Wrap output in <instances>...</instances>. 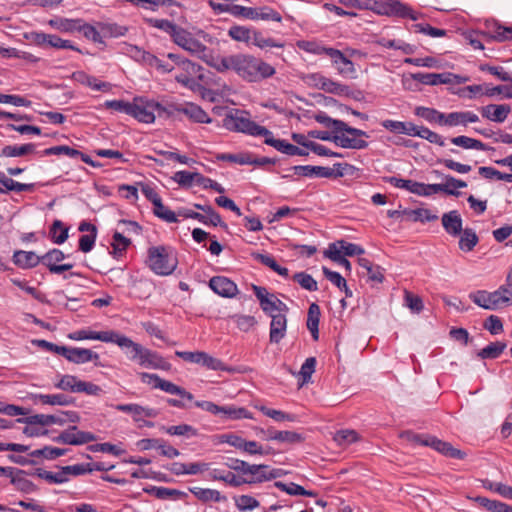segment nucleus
Masks as SVG:
<instances>
[{"label": "nucleus", "mask_w": 512, "mask_h": 512, "mask_svg": "<svg viewBox=\"0 0 512 512\" xmlns=\"http://www.w3.org/2000/svg\"><path fill=\"white\" fill-rule=\"evenodd\" d=\"M208 65L221 73L232 71L249 82H258L275 74V69L270 64L242 53L211 58Z\"/></svg>", "instance_id": "f257e3e1"}, {"label": "nucleus", "mask_w": 512, "mask_h": 512, "mask_svg": "<svg viewBox=\"0 0 512 512\" xmlns=\"http://www.w3.org/2000/svg\"><path fill=\"white\" fill-rule=\"evenodd\" d=\"M368 134L360 129L352 128L345 122L332 119L322 112V140L334 142L337 146L346 149H365Z\"/></svg>", "instance_id": "f03ea898"}, {"label": "nucleus", "mask_w": 512, "mask_h": 512, "mask_svg": "<svg viewBox=\"0 0 512 512\" xmlns=\"http://www.w3.org/2000/svg\"><path fill=\"white\" fill-rule=\"evenodd\" d=\"M210 40V36L203 30H197L195 33H192L182 27H178L172 37V41L177 46L207 63L212 57L209 56V50L203 41L210 42Z\"/></svg>", "instance_id": "7ed1b4c3"}, {"label": "nucleus", "mask_w": 512, "mask_h": 512, "mask_svg": "<svg viewBox=\"0 0 512 512\" xmlns=\"http://www.w3.org/2000/svg\"><path fill=\"white\" fill-rule=\"evenodd\" d=\"M145 263L156 275L169 276L176 270L178 258L174 250L169 246H152L147 250Z\"/></svg>", "instance_id": "20e7f679"}, {"label": "nucleus", "mask_w": 512, "mask_h": 512, "mask_svg": "<svg viewBox=\"0 0 512 512\" xmlns=\"http://www.w3.org/2000/svg\"><path fill=\"white\" fill-rule=\"evenodd\" d=\"M223 127L234 132L246 133L251 136L262 137L266 133V128L252 121L248 113L241 110H232L223 118Z\"/></svg>", "instance_id": "39448f33"}, {"label": "nucleus", "mask_w": 512, "mask_h": 512, "mask_svg": "<svg viewBox=\"0 0 512 512\" xmlns=\"http://www.w3.org/2000/svg\"><path fill=\"white\" fill-rule=\"evenodd\" d=\"M130 116L145 124L154 123L156 115L161 116L167 109L159 102L147 97H135L132 100Z\"/></svg>", "instance_id": "423d86ee"}, {"label": "nucleus", "mask_w": 512, "mask_h": 512, "mask_svg": "<svg viewBox=\"0 0 512 512\" xmlns=\"http://www.w3.org/2000/svg\"><path fill=\"white\" fill-rule=\"evenodd\" d=\"M371 11L378 15L397 16L401 18H409L417 20L419 14L412 10L411 7L402 3L400 0H379L372 2Z\"/></svg>", "instance_id": "0eeeda50"}, {"label": "nucleus", "mask_w": 512, "mask_h": 512, "mask_svg": "<svg viewBox=\"0 0 512 512\" xmlns=\"http://www.w3.org/2000/svg\"><path fill=\"white\" fill-rule=\"evenodd\" d=\"M327 59L338 74L345 78L355 79L357 71L354 63L340 50L322 46V59Z\"/></svg>", "instance_id": "6e6552de"}, {"label": "nucleus", "mask_w": 512, "mask_h": 512, "mask_svg": "<svg viewBox=\"0 0 512 512\" xmlns=\"http://www.w3.org/2000/svg\"><path fill=\"white\" fill-rule=\"evenodd\" d=\"M140 379L145 384H150L155 389H160L166 393L172 395H178L182 399H187L188 401L193 400V395L186 391L184 388L168 381L160 378L157 374H150L146 372H142L139 374Z\"/></svg>", "instance_id": "1a4fd4ad"}, {"label": "nucleus", "mask_w": 512, "mask_h": 512, "mask_svg": "<svg viewBox=\"0 0 512 512\" xmlns=\"http://www.w3.org/2000/svg\"><path fill=\"white\" fill-rule=\"evenodd\" d=\"M167 57L176 65V69L181 70V73L175 77L176 81L185 87H191L194 84V76L199 71V66L175 53H168Z\"/></svg>", "instance_id": "9d476101"}, {"label": "nucleus", "mask_w": 512, "mask_h": 512, "mask_svg": "<svg viewBox=\"0 0 512 512\" xmlns=\"http://www.w3.org/2000/svg\"><path fill=\"white\" fill-rule=\"evenodd\" d=\"M390 215L395 221L399 222H433L438 220L437 211L426 208L396 210Z\"/></svg>", "instance_id": "9b49d317"}, {"label": "nucleus", "mask_w": 512, "mask_h": 512, "mask_svg": "<svg viewBox=\"0 0 512 512\" xmlns=\"http://www.w3.org/2000/svg\"><path fill=\"white\" fill-rule=\"evenodd\" d=\"M446 232L452 236L459 237V248L464 252H470L477 245L479 239L475 231L463 226H444Z\"/></svg>", "instance_id": "f8f14e48"}, {"label": "nucleus", "mask_w": 512, "mask_h": 512, "mask_svg": "<svg viewBox=\"0 0 512 512\" xmlns=\"http://www.w3.org/2000/svg\"><path fill=\"white\" fill-rule=\"evenodd\" d=\"M95 440L93 433L80 431L76 426H71L54 438V441L68 445H83Z\"/></svg>", "instance_id": "ddd939ff"}, {"label": "nucleus", "mask_w": 512, "mask_h": 512, "mask_svg": "<svg viewBox=\"0 0 512 512\" xmlns=\"http://www.w3.org/2000/svg\"><path fill=\"white\" fill-rule=\"evenodd\" d=\"M285 473L282 469L271 468L269 465L253 464L252 470L247 478V484H256L283 476Z\"/></svg>", "instance_id": "4468645a"}, {"label": "nucleus", "mask_w": 512, "mask_h": 512, "mask_svg": "<svg viewBox=\"0 0 512 512\" xmlns=\"http://www.w3.org/2000/svg\"><path fill=\"white\" fill-rule=\"evenodd\" d=\"M110 343L116 344L121 349H127V357L130 361L136 362L138 364L142 351L144 349V346L141 344L134 342L129 337L125 336L124 334H121L117 331H114L112 340Z\"/></svg>", "instance_id": "2eb2a0df"}, {"label": "nucleus", "mask_w": 512, "mask_h": 512, "mask_svg": "<svg viewBox=\"0 0 512 512\" xmlns=\"http://www.w3.org/2000/svg\"><path fill=\"white\" fill-rule=\"evenodd\" d=\"M470 300L477 306L486 310H497L503 308L497 291L488 292L486 290H477L469 294Z\"/></svg>", "instance_id": "dca6fc26"}, {"label": "nucleus", "mask_w": 512, "mask_h": 512, "mask_svg": "<svg viewBox=\"0 0 512 512\" xmlns=\"http://www.w3.org/2000/svg\"><path fill=\"white\" fill-rule=\"evenodd\" d=\"M138 365L147 369H160L168 371L171 364L167 362L159 353L144 347Z\"/></svg>", "instance_id": "f3484780"}, {"label": "nucleus", "mask_w": 512, "mask_h": 512, "mask_svg": "<svg viewBox=\"0 0 512 512\" xmlns=\"http://www.w3.org/2000/svg\"><path fill=\"white\" fill-rule=\"evenodd\" d=\"M209 287L219 296L232 298L238 293L237 285L227 277L214 276L209 280Z\"/></svg>", "instance_id": "a211bd4d"}, {"label": "nucleus", "mask_w": 512, "mask_h": 512, "mask_svg": "<svg viewBox=\"0 0 512 512\" xmlns=\"http://www.w3.org/2000/svg\"><path fill=\"white\" fill-rule=\"evenodd\" d=\"M483 118L496 123H503L511 112L508 104H489L479 108Z\"/></svg>", "instance_id": "6ab92c4d"}, {"label": "nucleus", "mask_w": 512, "mask_h": 512, "mask_svg": "<svg viewBox=\"0 0 512 512\" xmlns=\"http://www.w3.org/2000/svg\"><path fill=\"white\" fill-rule=\"evenodd\" d=\"M425 446H430L439 453L454 459H463L465 453L454 448L450 443L442 441L434 436H427Z\"/></svg>", "instance_id": "aec40b11"}, {"label": "nucleus", "mask_w": 512, "mask_h": 512, "mask_svg": "<svg viewBox=\"0 0 512 512\" xmlns=\"http://www.w3.org/2000/svg\"><path fill=\"white\" fill-rule=\"evenodd\" d=\"M65 358L76 364L94 362L95 365H98L97 361L100 357L99 354L87 348L67 347Z\"/></svg>", "instance_id": "412c9836"}, {"label": "nucleus", "mask_w": 512, "mask_h": 512, "mask_svg": "<svg viewBox=\"0 0 512 512\" xmlns=\"http://www.w3.org/2000/svg\"><path fill=\"white\" fill-rule=\"evenodd\" d=\"M271 318L269 340L277 344L286 335L287 318L285 313L272 314Z\"/></svg>", "instance_id": "4be33fe9"}, {"label": "nucleus", "mask_w": 512, "mask_h": 512, "mask_svg": "<svg viewBox=\"0 0 512 512\" xmlns=\"http://www.w3.org/2000/svg\"><path fill=\"white\" fill-rule=\"evenodd\" d=\"M180 216H183L184 218H190L197 220L198 222H201L203 224H219L221 222V218L219 214H217L213 209L210 207L203 208V213L194 212L193 210L189 209H183L178 212Z\"/></svg>", "instance_id": "5701e85b"}, {"label": "nucleus", "mask_w": 512, "mask_h": 512, "mask_svg": "<svg viewBox=\"0 0 512 512\" xmlns=\"http://www.w3.org/2000/svg\"><path fill=\"white\" fill-rule=\"evenodd\" d=\"M113 333L114 330L96 332L88 329H81L70 333L68 335V338L75 341L99 340L105 343H110L112 340Z\"/></svg>", "instance_id": "b1692460"}, {"label": "nucleus", "mask_w": 512, "mask_h": 512, "mask_svg": "<svg viewBox=\"0 0 512 512\" xmlns=\"http://www.w3.org/2000/svg\"><path fill=\"white\" fill-rule=\"evenodd\" d=\"M72 77L77 83L87 86L92 90L109 92L112 89V85L110 83L100 81L96 77L88 75L83 71L73 73Z\"/></svg>", "instance_id": "393cba45"}, {"label": "nucleus", "mask_w": 512, "mask_h": 512, "mask_svg": "<svg viewBox=\"0 0 512 512\" xmlns=\"http://www.w3.org/2000/svg\"><path fill=\"white\" fill-rule=\"evenodd\" d=\"M175 111L183 113L190 120L197 123H210L211 119L208 114L198 105L193 103H185L174 108Z\"/></svg>", "instance_id": "a878e982"}, {"label": "nucleus", "mask_w": 512, "mask_h": 512, "mask_svg": "<svg viewBox=\"0 0 512 512\" xmlns=\"http://www.w3.org/2000/svg\"><path fill=\"white\" fill-rule=\"evenodd\" d=\"M41 256L33 251L16 250L13 253V263L21 269H31L41 263Z\"/></svg>", "instance_id": "bb28decb"}, {"label": "nucleus", "mask_w": 512, "mask_h": 512, "mask_svg": "<svg viewBox=\"0 0 512 512\" xmlns=\"http://www.w3.org/2000/svg\"><path fill=\"white\" fill-rule=\"evenodd\" d=\"M266 133L262 137L264 138V142L267 145H270L277 149L278 151L285 153L287 155H302L304 152L299 147L290 144L284 140L274 138L272 132L266 129Z\"/></svg>", "instance_id": "cd10ccee"}, {"label": "nucleus", "mask_w": 512, "mask_h": 512, "mask_svg": "<svg viewBox=\"0 0 512 512\" xmlns=\"http://www.w3.org/2000/svg\"><path fill=\"white\" fill-rule=\"evenodd\" d=\"M359 266L363 269L361 273L367 276L368 280L376 283H382L384 280L383 269L379 265H374L370 260L364 257L357 259Z\"/></svg>", "instance_id": "c85d7f7f"}, {"label": "nucleus", "mask_w": 512, "mask_h": 512, "mask_svg": "<svg viewBox=\"0 0 512 512\" xmlns=\"http://www.w3.org/2000/svg\"><path fill=\"white\" fill-rule=\"evenodd\" d=\"M32 400L35 404L51 406H67L72 400L64 394H33Z\"/></svg>", "instance_id": "c756f323"}, {"label": "nucleus", "mask_w": 512, "mask_h": 512, "mask_svg": "<svg viewBox=\"0 0 512 512\" xmlns=\"http://www.w3.org/2000/svg\"><path fill=\"white\" fill-rule=\"evenodd\" d=\"M115 409L125 413H131L135 421H140L142 416L156 417L157 412L152 408H146L138 404H118Z\"/></svg>", "instance_id": "7c9ffc66"}, {"label": "nucleus", "mask_w": 512, "mask_h": 512, "mask_svg": "<svg viewBox=\"0 0 512 512\" xmlns=\"http://www.w3.org/2000/svg\"><path fill=\"white\" fill-rule=\"evenodd\" d=\"M317 359L316 357H309L302 364L301 369L298 373L294 372L291 369L288 371L299 378V387H302L305 384H308L311 381L312 375L316 370Z\"/></svg>", "instance_id": "2f4dec72"}, {"label": "nucleus", "mask_w": 512, "mask_h": 512, "mask_svg": "<svg viewBox=\"0 0 512 512\" xmlns=\"http://www.w3.org/2000/svg\"><path fill=\"white\" fill-rule=\"evenodd\" d=\"M37 41L39 44L48 45L57 49H71L79 51V49L74 46L71 41L62 39L52 34H38Z\"/></svg>", "instance_id": "473e14b6"}, {"label": "nucleus", "mask_w": 512, "mask_h": 512, "mask_svg": "<svg viewBox=\"0 0 512 512\" xmlns=\"http://www.w3.org/2000/svg\"><path fill=\"white\" fill-rule=\"evenodd\" d=\"M81 232H86L79 238V249L84 252H90L95 244L97 237V226H79Z\"/></svg>", "instance_id": "72a5a7b5"}, {"label": "nucleus", "mask_w": 512, "mask_h": 512, "mask_svg": "<svg viewBox=\"0 0 512 512\" xmlns=\"http://www.w3.org/2000/svg\"><path fill=\"white\" fill-rule=\"evenodd\" d=\"M36 152V145L27 143L22 145H7L0 151V157H21Z\"/></svg>", "instance_id": "f704fd0d"}, {"label": "nucleus", "mask_w": 512, "mask_h": 512, "mask_svg": "<svg viewBox=\"0 0 512 512\" xmlns=\"http://www.w3.org/2000/svg\"><path fill=\"white\" fill-rule=\"evenodd\" d=\"M451 73H416L413 78L425 85L449 84Z\"/></svg>", "instance_id": "c9c22d12"}, {"label": "nucleus", "mask_w": 512, "mask_h": 512, "mask_svg": "<svg viewBox=\"0 0 512 512\" xmlns=\"http://www.w3.org/2000/svg\"><path fill=\"white\" fill-rule=\"evenodd\" d=\"M120 51L122 54L132 58L133 60H135L137 62H141L145 65H148V62L152 55L150 52H147L136 45H132V44H128V43H123L120 47Z\"/></svg>", "instance_id": "e433bc0d"}, {"label": "nucleus", "mask_w": 512, "mask_h": 512, "mask_svg": "<svg viewBox=\"0 0 512 512\" xmlns=\"http://www.w3.org/2000/svg\"><path fill=\"white\" fill-rule=\"evenodd\" d=\"M110 245L112 248L110 254L114 258H120L126 253L127 248L131 245V239L119 232H114Z\"/></svg>", "instance_id": "4c0bfd02"}, {"label": "nucleus", "mask_w": 512, "mask_h": 512, "mask_svg": "<svg viewBox=\"0 0 512 512\" xmlns=\"http://www.w3.org/2000/svg\"><path fill=\"white\" fill-rule=\"evenodd\" d=\"M322 273L325 275L327 280L337 287L341 292L345 293L346 297H352L353 293L347 286V281L344 276L336 271H332L326 267H322Z\"/></svg>", "instance_id": "58836bf2"}, {"label": "nucleus", "mask_w": 512, "mask_h": 512, "mask_svg": "<svg viewBox=\"0 0 512 512\" xmlns=\"http://www.w3.org/2000/svg\"><path fill=\"white\" fill-rule=\"evenodd\" d=\"M479 117L472 111L450 112V127L467 126L470 123H476Z\"/></svg>", "instance_id": "ea45409f"}, {"label": "nucleus", "mask_w": 512, "mask_h": 512, "mask_svg": "<svg viewBox=\"0 0 512 512\" xmlns=\"http://www.w3.org/2000/svg\"><path fill=\"white\" fill-rule=\"evenodd\" d=\"M275 21L281 22V14L269 6L253 7V21Z\"/></svg>", "instance_id": "a19ab883"}, {"label": "nucleus", "mask_w": 512, "mask_h": 512, "mask_svg": "<svg viewBox=\"0 0 512 512\" xmlns=\"http://www.w3.org/2000/svg\"><path fill=\"white\" fill-rule=\"evenodd\" d=\"M217 159L221 161H229L233 163H237L240 165H255V164H263L264 161H259L254 159L253 156L249 153H239V154H228L223 153L217 155Z\"/></svg>", "instance_id": "79ce46f5"}, {"label": "nucleus", "mask_w": 512, "mask_h": 512, "mask_svg": "<svg viewBox=\"0 0 512 512\" xmlns=\"http://www.w3.org/2000/svg\"><path fill=\"white\" fill-rule=\"evenodd\" d=\"M218 415L221 417V419L227 420H237V419H250L252 418L250 413L243 407H236L234 405H228V406H220V411Z\"/></svg>", "instance_id": "37998d69"}, {"label": "nucleus", "mask_w": 512, "mask_h": 512, "mask_svg": "<svg viewBox=\"0 0 512 512\" xmlns=\"http://www.w3.org/2000/svg\"><path fill=\"white\" fill-rule=\"evenodd\" d=\"M26 423L39 424L42 426H48L52 424L63 425L65 424V419L64 416L61 415V413L55 415L36 414L28 417L26 419Z\"/></svg>", "instance_id": "c03bdc74"}, {"label": "nucleus", "mask_w": 512, "mask_h": 512, "mask_svg": "<svg viewBox=\"0 0 512 512\" xmlns=\"http://www.w3.org/2000/svg\"><path fill=\"white\" fill-rule=\"evenodd\" d=\"M200 178V173L190 171H177L174 173L172 180L178 185L191 188L197 186Z\"/></svg>", "instance_id": "a18cd8bd"}, {"label": "nucleus", "mask_w": 512, "mask_h": 512, "mask_svg": "<svg viewBox=\"0 0 512 512\" xmlns=\"http://www.w3.org/2000/svg\"><path fill=\"white\" fill-rule=\"evenodd\" d=\"M190 492L198 500H200L202 502H209V501L220 502L225 499L218 490H214V489L193 487V488H190Z\"/></svg>", "instance_id": "49530a36"}, {"label": "nucleus", "mask_w": 512, "mask_h": 512, "mask_svg": "<svg viewBox=\"0 0 512 512\" xmlns=\"http://www.w3.org/2000/svg\"><path fill=\"white\" fill-rule=\"evenodd\" d=\"M506 347L507 345L505 342H492L483 349H481L477 353V356L481 359H496L503 353Z\"/></svg>", "instance_id": "de8ad7c7"}, {"label": "nucleus", "mask_w": 512, "mask_h": 512, "mask_svg": "<svg viewBox=\"0 0 512 512\" xmlns=\"http://www.w3.org/2000/svg\"><path fill=\"white\" fill-rule=\"evenodd\" d=\"M319 321H320V308L316 303H312L309 308V312H308L307 328L311 332V335L314 340H318V337H319V330H318Z\"/></svg>", "instance_id": "09e8293b"}, {"label": "nucleus", "mask_w": 512, "mask_h": 512, "mask_svg": "<svg viewBox=\"0 0 512 512\" xmlns=\"http://www.w3.org/2000/svg\"><path fill=\"white\" fill-rule=\"evenodd\" d=\"M228 35L234 41L249 44L253 35V29L246 26L233 25L229 28Z\"/></svg>", "instance_id": "8fccbe9b"}, {"label": "nucleus", "mask_w": 512, "mask_h": 512, "mask_svg": "<svg viewBox=\"0 0 512 512\" xmlns=\"http://www.w3.org/2000/svg\"><path fill=\"white\" fill-rule=\"evenodd\" d=\"M450 141L452 144L464 149H474L481 151L487 149L486 145L482 141L464 135L453 137Z\"/></svg>", "instance_id": "3c124183"}, {"label": "nucleus", "mask_w": 512, "mask_h": 512, "mask_svg": "<svg viewBox=\"0 0 512 512\" xmlns=\"http://www.w3.org/2000/svg\"><path fill=\"white\" fill-rule=\"evenodd\" d=\"M49 155H66L70 158H75L81 155L83 161L89 163L88 159L85 158L80 151L65 145L50 147L42 152V156Z\"/></svg>", "instance_id": "603ef678"}, {"label": "nucleus", "mask_w": 512, "mask_h": 512, "mask_svg": "<svg viewBox=\"0 0 512 512\" xmlns=\"http://www.w3.org/2000/svg\"><path fill=\"white\" fill-rule=\"evenodd\" d=\"M24 474L25 472L23 470H16L11 478V483L14 484L18 490L25 493H32L36 491V485L25 478L23 476Z\"/></svg>", "instance_id": "864d4df0"}, {"label": "nucleus", "mask_w": 512, "mask_h": 512, "mask_svg": "<svg viewBox=\"0 0 512 512\" xmlns=\"http://www.w3.org/2000/svg\"><path fill=\"white\" fill-rule=\"evenodd\" d=\"M353 167L347 163H334L332 166H324L322 165V177L325 178H338L345 175L348 170Z\"/></svg>", "instance_id": "5fc2aeb1"}, {"label": "nucleus", "mask_w": 512, "mask_h": 512, "mask_svg": "<svg viewBox=\"0 0 512 512\" xmlns=\"http://www.w3.org/2000/svg\"><path fill=\"white\" fill-rule=\"evenodd\" d=\"M48 24L52 28L65 33H71L79 29V22L77 20L67 18H54L49 20Z\"/></svg>", "instance_id": "6e6d98bb"}, {"label": "nucleus", "mask_w": 512, "mask_h": 512, "mask_svg": "<svg viewBox=\"0 0 512 512\" xmlns=\"http://www.w3.org/2000/svg\"><path fill=\"white\" fill-rule=\"evenodd\" d=\"M166 58H168L166 56ZM154 68L160 74H167L176 69V65L169 59H160L155 55H151L148 65Z\"/></svg>", "instance_id": "4d7b16f0"}, {"label": "nucleus", "mask_w": 512, "mask_h": 512, "mask_svg": "<svg viewBox=\"0 0 512 512\" xmlns=\"http://www.w3.org/2000/svg\"><path fill=\"white\" fill-rule=\"evenodd\" d=\"M323 256L335 264L339 263L344 257H346L340 240L329 243L327 248L323 251Z\"/></svg>", "instance_id": "13d9d810"}, {"label": "nucleus", "mask_w": 512, "mask_h": 512, "mask_svg": "<svg viewBox=\"0 0 512 512\" xmlns=\"http://www.w3.org/2000/svg\"><path fill=\"white\" fill-rule=\"evenodd\" d=\"M274 486L279 488L280 490L286 492L289 495H304V496H317V493L312 491L305 490L302 486L290 482V483H283L280 481H277L274 483Z\"/></svg>", "instance_id": "bf43d9fd"}, {"label": "nucleus", "mask_w": 512, "mask_h": 512, "mask_svg": "<svg viewBox=\"0 0 512 512\" xmlns=\"http://www.w3.org/2000/svg\"><path fill=\"white\" fill-rule=\"evenodd\" d=\"M503 307L512 305V269L507 275L506 283L501 285L497 290Z\"/></svg>", "instance_id": "052dcab7"}, {"label": "nucleus", "mask_w": 512, "mask_h": 512, "mask_svg": "<svg viewBox=\"0 0 512 512\" xmlns=\"http://www.w3.org/2000/svg\"><path fill=\"white\" fill-rule=\"evenodd\" d=\"M261 308L271 317L272 314L284 313L288 310L286 304L273 294L270 295V297L265 301Z\"/></svg>", "instance_id": "680f3d73"}, {"label": "nucleus", "mask_w": 512, "mask_h": 512, "mask_svg": "<svg viewBox=\"0 0 512 512\" xmlns=\"http://www.w3.org/2000/svg\"><path fill=\"white\" fill-rule=\"evenodd\" d=\"M37 477L46 480L52 484H62L68 481V478H65V472L61 469L58 472H50L44 469L38 468L34 473Z\"/></svg>", "instance_id": "e2e57ef3"}, {"label": "nucleus", "mask_w": 512, "mask_h": 512, "mask_svg": "<svg viewBox=\"0 0 512 512\" xmlns=\"http://www.w3.org/2000/svg\"><path fill=\"white\" fill-rule=\"evenodd\" d=\"M66 450L57 447L45 446L41 449H36L30 452V456L32 457H43L47 460H53L60 456L65 455Z\"/></svg>", "instance_id": "0e129e2a"}, {"label": "nucleus", "mask_w": 512, "mask_h": 512, "mask_svg": "<svg viewBox=\"0 0 512 512\" xmlns=\"http://www.w3.org/2000/svg\"><path fill=\"white\" fill-rule=\"evenodd\" d=\"M65 254L59 249H51L41 256V263L50 271L51 267H55L65 259Z\"/></svg>", "instance_id": "69168bd1"}, {"label": "nucleus", "mask_w": 512, "mask_h": 512, "mask_svg": "<svg viewBox=\"0 0 512 512\" xmlns=\"http://www.w3.org/2000/svg\"><path fill=\"white\" fill-rule=\"evenodd\" d=\"M167 434L172 436H186L193 437L197 435V430L188 424H180L175 426L163 427L162 428Z\"/></svg>", "instance_id": "338daca9"}, {"label": "nucleus", "mask_w": 512, "mask_h": 512, "mask_svg": "<svg viewBox=\"0 0 512 512\" xmlns=\"http://www.w3.org/2000/svg\"><path fill=\"white\" fill-rule=\"evenodd\" d=\"M490 34L498 42L509 41L512 40V27H505L496 23L491 27Z\"/></svg>", "instance_id": "774afa93"}]
</instances>
